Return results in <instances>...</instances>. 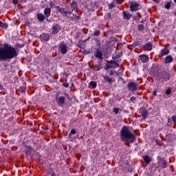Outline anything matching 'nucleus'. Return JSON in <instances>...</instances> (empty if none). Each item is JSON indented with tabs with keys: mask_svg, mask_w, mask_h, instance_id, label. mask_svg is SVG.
Returning a JSON list of instances; mask_svg holds the SVG:
<instances>
[{
	"mask_svg": "<svg viewBox=\"0 0 176 176\" xmlns=\"http://www.w3.org/2000/svg\"><path fill=\"white\" fill-rule=\"evenodd\" d=\"M17 56V51L12 45L5 43L0 46V61L12 60V58H14Z\"/></svg>",
	"mask_w": 176,
	"mask_h": 176,
	"instance_id": "obj_1",
	"label": "nucleus"
},
{
	"mask_svg": "<svg viewBox=\"0 0 176 176\" xmlns=\"http://www.w3.org/2000/svg\"><path fill=\"white\" fill-rule=\"evenodd\" d=\"M120 138L124 142H134L135 141V135L131 133L130 128L127 126H123L120 131Z\"/></svg>",
	"mask_w": 176,
	"mask_h": 176,
	"instance_id": "obj_2",
	"label": "nucleus"
},
{
	"mask_svg": "<svg viewBox=\"0 0 176 176\" xmlns=\"http://www.w3.org/2000/svg\"><path fill=\"white\" fill-rule=\"evenodd\" d=\"M129 3L131 12H137V10H140V9H141L140 4L135 1H131Z\"/></svg>",
	"mask_w": 176,
	"mask_h": 176,
	"instance_id": "obj_3",
	"label": "nucleus"
},
{
	"mask_svg": "<svg viewBox=\"0 0 176 176\" xmlns=\"http://www.w3.org/2000/svg\"><path fill=\"white\" fill-rule=\"evenodd\" d=\"M59 50L62 54H67V52H68V45H67L65 43H60L59 45Z\"/></svg>",
	"mask_w": 176,
	"mask_h": 176,
	"instance_id": "obj_4",
	"label": "nucleus"
},
{
	"mask_svg": "<svg viewBox=\"0 0 176 176\" xmlns=\"http://www.w3.org/2000/svg\"><path fill=\"white\" fill-rule=\"evenodd\" d=\"M60 30H61V28L58 24L54 25L52 26V32L53 35H56L58 34V32H60Z\"/></svg>",
	"mask_w": 176,
	"mask_h": 176,
	"instance_id": "obj_5",
	"label": "nucleus"
},
{
	"mask_svg": "<svg viewBox=\"0 0 176 176\" xmlns=\"http://www.w3.org/2000/svg\"><path fill=\"white\" fill-rule=\"evenodd\" d=\"M128 89L130 90V91H135L137 90V83L129 82L128 84Z\"/></svg>",
	"mask_w": 176,
	"mask_h": 176,
	"instance_id": "obj_6",
	"label": "nucleus"
},
{
	"mask_svg": "<svg viewBox=\"0 0 176 176\" xmlns=\"http://www.w3.org/2000/svg\"><path fill=\"white\" fill-rule=\"evenodd\" d=\"M40 39H41V41L46 42V41H49V39H50V36L49 35V34H42L40 36Z\"/></svg>",
	"mask_w": 176,
	"mask_h": 176,
	"instance_id": "obj_7",
	"label": "nucleus"
},
{
	"mask_svg": "<svg viewBox=\"0 0 176 176\" xmlns=\"http://www.w3.org/2000/svg\"><path fill=\"white\" fill-rule=\"evenodd\" d=\"M119 64L116 62H111L107 65L106 69H109V68H118Z\"/></svg>",
	"mask_w": 176,
	"mask_h": 176,
	"instance_id": "obj_8",
	"label": "nucleus"
},
{
	"mask_svg": "<svg viewBox=\"0 0 176 176\" xmlns=\"http://www.w3.org/2000/svg\"><path fill=\"white\" fill-rule=\"evenodd\" d=\"M158 163L160 167L162 168H166V167H167V162L162 158L158 160Z\"/></svg>",
	"mask_w": 176,
	"mask_h": 176,
	"instance_id": "obj_9",
	"label": "nucleus"
},
{
	"mask_svg": "<svg viewBox=\"0 0 176 176\" xmlns=\"http://www.w3.org/2000/svg\"><path fill=\"white\" fill-rule=\"evenodd\" d=\"M95 56L97 57V58H100V60H102V51H101L100 49H98L95 52Z\"/></svg>",
	"mask_w": 176,
	"mask_h": 176,
	"instance_id": "obj_10",
	"label": "nucleus"
},
{
	"mask_svg": "<svg viewBox=\"0 0 176 176\" xmlns=\"http://www.w3.org/2000/svg\"><path fill=\"white\" fill-rule=\"evenodd\" d=\"M56 102H57V104H58V105L61 106V105L64 104V103L65 102V98H64L63 96H60L56 100Z\"/></svg>",
	"mask_w": 176,
	"mask_h": 176,
	"instance_id": "obj_11",
	"label": "nucleus"
},
{
	"mask_svg": "<svg viewBox=\"0 0 176 176\" xmlns=\"http://www.w3.org/2000/svg\"><path fill=\"white\" fill-rule=\"evenodd\" d=\"M124 18L126 19V20H130L133 16V14L130 12H126L125 11L123 12Z\"/></svg>",
	"mask_w": 176,
	"mask_h": 176,
	"instance_id": "obj_12",
	"label": "nucleus"
},
{
	"mask_svg": "<svg viewBox=\"0 0 176 176\" xmlns=\"http://www.w3.org/2000/svg\"><path fill=\"white\" fill-rule=\"evenodd\" d=\"M140 61L142 63H147L149 60V58L146 55H142L140 56Z\"/></svg>",
	"mask_w": 176,
	"mask_h": 176,
	"instance_id": "obj_13",
	"label": "nucleus"
},
{
	"mask_svg": "<svg viewBox=\"0 0 176 176\" xmlns=\"http://www.w3.org/2000/svg\"><path fill=\"white\" fill-rule=\"evenodd\" d=\"M50 13H52V10L49 8H45L44 10V14H45L46 17H49L50 16Z\"/></svg>",
	"mask_w": 176,
	"mask_h": 176,
	"instance_id": "obj_14",
	"label": "nucleus"
},
{
	"mask_svg": "<svg viewBox=\"0 0 176 176\" xmlns=\"http://www.w3.org/2000/svg\"><path fill=\"white\" fill-rule=\"evenodd\" d=\"M143 159L144 160V162L146 163V164H149V163H151V157H149V155H146L144 157H143Z\"/></svg>",
	"mask_w": 176,
	"mask_h": 176,
	"instance_id": "obj_15",
	"label": "nucleus"
},
{
	"mask_svg": "<svg viewBox=\"0 0 176 176\" xmlns=\"http://www.w3.org/2000/svg\"><path fill=\"white\" fill-rule=\"evenodd\" d=\"M173 62V56H168L165 58V63L166 64H168V63H172Z\"/></svg>",
	"mask_w": 176,
	"mask_h": 176,
	"instance_id": "obj_16",
	"label": "nucleus"
},
{
	"mask_svg": "<svg viewBox=\"0 0 176 176\" xmlns=\"http://www.w3.org/2000/svg\"><path fill=\"white\" fill-rule=\"evenodd\" d=\"M144 47L146 50H147L148 52H151L152 50V43H148L144 45Z\"/></svg>",
	"mask_w": 176,
	"mask_h": 176,
	"instance_id": "obj_17",
	"label": "nucleus"
},
{
	"mask_svg": "<svg viewBox=\"0 0 176 176\" xmlns=\"http://www.w3.org/2000/svg\"><path fill=\"white\" fill-rule=\"evenodd\" d=\"M37 19L39 21H43V20H45V15H43V14H38Z\"/></svg>",
	"mask_w": 176,
	"mask_h": 176,
	"instance_id": "obj_18",
	"label": "nucleus"
},
{
	"mask_svg": "<svg viewBox=\"0 0 176 176\" xmlns=\"http://www.w3.org/2000/svg\"><path fill=\"white\" fill-rule=\"evenodd\" d=\"M168 53H170L168 50L163 49L161 50V56H166L168 54Z\"/></svg>",
	"mask_w": 176,
	"mask_h": 176,
	"instance_id": "obj_19",
	"label": "nucleus"
},
{
	"mask_svg": "<svg viewBox=\"0 0 176 176\" xmlns=\"http://www.w3.org/2000/svg\"><path fill=\"white\" fill-rule=\"evenodd\" d=\"M0 27H1V28H4L5 30H6V28H8V23H2L1 21H0Z\"/></svg>",
	"mask_w": 176,
	"mask_h": 176,
	"instance_id": "obj_20",
	"label": "nucleus"
},
{
	"mask_svg": "<svg viewBox=\"0 0 176 176\" xmlns=\"http://www.w3.org/2000/svg\"><path fill=\"white\" fill-rule=\"evenodd\" d=\"M142 118L144 119L148 117V111L146 110H144L142 113Z\"/></svg>",
	"mask_w": 176,
	"mask_h": 176,
	"instance_id": "obj_21",
	"label": "nucleus"
},
{
	"mask_svg": "<svg viewBox=\"0 0 176 176\" xmlns=\"http://www.w3.org/2000/svg\"><path fill=\"white\" fill-rule=\"evenodd\" d=\"M71 6L72 9H76V8H78V3L76 1H73Z\"/></svg>",
	"mask_w": 176,
	"mask_h": 176,
	"instance_id": "obj_22",
	"label": "nucleus"
},
{
	"mask_svg": "<svg viewBox=\"0 0 176 176\" xmlns=\"http://www.w3.org/2000/svg\"><path fill=\"white\" fill-rule=\"evenodd\" d=\"M104 79H105V80H107L109 83H112V78H111L109 76H104Z\"/></svg>",
	"mask_w": 176,
	"mask_h": 176,
	"instance_id": "obj_23",
	"label": "nucleus"
},
{
	"mask_svg": "<svg viewBox=\"0 0 176 176\" xmlns=\"http://www.w3.org/2000/svg\"><path fill=\"white\" fill-rule=\"evenodd\" d=\"M89 85L91 86H92L93 89H96V87H97V82H94V81H91Z\"/></svg>",
	"mask_w": 176,
	"mask_h": 176,
	"instance_id": "obj_24",
	"label": "nucleus"
},
{
	"mask_svg": "<svg viewBox=\"0 0 176 176\" xmlns=\"http://www.w3.org/2000/svg\"><path fill=\"white\" fill-rule=\"evenodd\" d=\"M119 111H120V109H119L118 107H115L113 109V112H114V113H116V115H118V113H119Z\"/></svg>",
	"mask_w": 176,
	"mask_h": 176,
	"instance_id": "obj_25",
	"label": "nucleus"
},
{
	"mask_svg": "<svg viewBox=\"0 0 176 176\" xmlns=\"http://www.w3.org/2000/svg\"><path fill=\"white\" fill-rule=\"evenodd\" d=\"M139 31H144V25H140L138 26Z\"/></svg>",
	"mask_w": 176,
	"mask_h": 176,
	"instance_id": "obj_26",
	"label": "nucleus"
},
{
	"mask_svg": "<svg viewBox=\"0 0 176 176\" xmlns=\"http://www.w3.org/2000/svg\"><path fill=\"white\" fill-rule=\"evenodd\" d=\"M166 9H170L171 8V3H167L165 6Z\"/></svg>",
	"mask_w": 176,
	"mask_h": 176,
	"instance_id": "obj_27",
	"label": "nucleus"
},
{
	"mask_svg": "<svg viewBox=\"0 0 176 176\" xmlns=\"http://www.w3.org/2000/svg\"><path fill=\"white\" fill-rule=\"evenodd\" d=\"M166 94H167L168 96H170V94H171V89H166Z\"/></svg>",
	"mask_w": 176,
	"mask_h": 176,
	"instance_id": "obj_28",
	"label": "nucleus"
},
{
	"mask_svg": "<svg viewBox=\"0 0 176 176\" xmlns=\"http://www.w3.org/2000/svg\"><path fill=\"white\" fill-rule=\"evenodd\" d=\"M94 35L95 36H98L100 35V30H95Z\"/></svg>",
	"mask_w": 176,
	"mask_h": 176,
	"instance_id": "obj_29",
	"label": "nucleus"
},
{
	"mask_svg": "<svg viewBox=\"0 0 176 176\" xmlns=\"http://www.w3.org/2000/svg\"><path fill=\"white\" fill-rule=\"evenodd\" d=\"M172 120L174 122V123H176V116H172Z\"/></svg>",
	"mask_w": 176,
	"mask_h": 176,
	"instance_id": "obj_30",
	"label": "nucleus"
},
{
	"mask_svg": "<svg viewBox=\"0 0 176 176\" xmlns=\"http://www.w3.org/2000/svg\"><path fill=\"white\" fill-rule=\"evenodd\" d=\"M123 1L124 0H116V2L119 3V5H120L121 3H123Z\"/></svg>",
	"mask_w": 176,
	"mask_h": 176,
	"instance_id": "obj_31",
	"label": "nucleus"
},
{
	"mask_svg": "<svg viewBox=\"0 0 176 176\" xmlns=\"http://www.w3.org/2000/svg\"><path fill=\"white\" fill-rule=\"evenodd\" d=\"M71 133H72V134H76V130H75V129H72Z\"/></svg>",
	"mask_w": 176,
	"mask_h": 176,
	"instance_id": "obj_32",
	"label": "nucleus"
},
{
	"mask_svg": "<svg viewBox=\"0 0 176 176\" xmlns=\"http://www.w3.org/2000/svg\"><path fill=\"white\" fill-rule=\"evenodd\" d=\"M135 97L132 96V97L131 98V101H135Z\"/></svg>",
	"mask_w": 176,
	"mask_h": 176,
	"instance_id": "obj_33",
	"label": "nucleus"
},
{
	"mask_svg": "<svg viewBox=\"0 0 176 176\" xmlns=\"http://www.w3.org/2000/svg\"><path fill=\"white\" fill-rule=\"evenodd\" d=\"M107 17H108L109 19H111V14H110V13H108V14H107Z\"/></svg>",
	"mask_w": 176,
	"mask_h": 176,
	"instance_id": "obj_34",
	"label": "nucleus"
},
{
	"mask_svg": "<svg viewBox=\"0 0 176 176\" xmlns=\"http://www.w3.org/2000/svg\"><path fill=\"white\" fill-rule=\"evenodd\" d=\"M109 8L110 9H111V8H113V6L112 4H110V5L109 6Z\"/></svg>",
	"mask_w": 176,
	"mask_h": 176,
	"instance_id": "obj_35",
	"label": "nucleus"
},
{
	"mask_svg": "<svg viewBox=\"0 0 176 176\" xmlns=\"http://www.w3.org/2000/svg\"><path fill=\"white\" fill-rule=\"evenodd\" d=\"M157 91H155L153 92V95H154V96H156V95H157Z\"/></svg>",
	"mask_w": 176,
	"mask_h": 176,
	"instance_id": "obj_36",
	"label": "nucleus"
},
{
	"mask_svg": "<svg viewBox=\"0 0 176 176\" xmlns=\"http://www.w3.org/2000/svg\"><path fill=\"white\" fill-rule=\"evenodd\" d=\"M153 2H155L156 3H159V0H153Z\"/></svg>",
	"mask_w": 176,
	"mask_h": 176,
	"instance_id": "obj_37",
	"label": "nucleus"
},
{
	"mask_svg": "<svg viewBox=\"0 0 176 176\" xmlns=\"http://www.w3.org/2000/svg\"><path fill=\"white\" fill-rule=\"evenodd\" d=\"M3 89V87H2V85L0 84V90H2Z\"/></svg>",
	"mask_w": 176,
	"mask_h": 176,
	"instance_id": "obj_38",
	"label": "nucleus"
},
{
	"mask_svg": "<svg viewBox=\"0 0 176 176\" xmlns=\"http://www.w3.org/2000/svg\"><path fill=\"white\" fill-rule=\"evenodd\" d=\"M52 176H56V173H52Z\"/></svg>",
	"mask_w": 176,
	"mask_h": 176,
	"instance_id": "obj_39",
	"label": "nucleus"
},
{
	"mask_svg": "<svg viewBox=\"0 0 176 176\" xmlns=\"http://www.w3.org/2000/svg\"><path fill=\"white\" fill-rule=\"evenodd\" d=\"M65 87H68V84H65Z\"/></svg>",
	"mask_w": 176,
	"mask_h": 176,
	"instance_id": "obj_40",
	"label": "nucleus"
},
{
	"mask_svg": "<svg viewBox=\"0 0 176 176\" xmlns=\"http://www.w3.org/2000/svg\"><path fill=\"white\" fill-rule=\"evenodd\" d=\"M28 149L29 151H31V147H28Z\"/></svg>",
	"mask_w": 176,
	"mask_h": 176,
	"instance_id": "obj_41",
	"label": "nucleus"
},
{
	"mask_svg": "<svg viewBox=\"0 0 176 176\" xmlns=\"http://www.w3.org/2000/svg\"><path fill=\"white\" fill-rule=\"evenodd\" d=\"M50 6H51V8L53 6V4L52 3H50Z\"/></svg>",
	"mask_w": 176,
	"mask_h": 176,
	"instance_id": "obj_42",
	"label": "nucleus"
},
{
	"mask_svg": "<svg viewBox=\"0 0 176 176\" xmlns=\"http://www.w3.org/2000/svg\"><path fill=\"white\" fill-rule=\"evenodd\" d=\"M174 1V2H175V3H176V0H173Z\"/></svg>",
	"mask_w": 176,
	"mask_h": 176,
	"instance_id": "obj_43",
	"label": "nucleus"
},
{
	"mask_svg": "<svg viewBox=\"0 0 176 176\" xmlns=\"http://www.w3.org/2000/svg\"><path fill=\"white\" fill-rule=\"evenodd\" d=\"M111 75H113L112 72H111Z\"/></svg>",
	"mask_w": 176,
	"mask_h": 176,
	"instance_id": "obj_44",
	"label": "nucleus"
}]
</instances>
